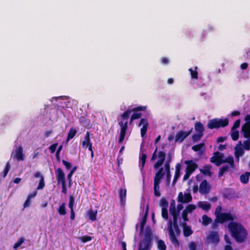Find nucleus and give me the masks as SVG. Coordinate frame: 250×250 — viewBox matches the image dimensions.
<instances>
[{"instance_id": "obj_1", "label": "nucleus", "mask_w": 250, "mask_h": 250, "mask_svg": "<svg viewBox=\"0 0 250 250\" xmlns=\"http://www.w3.org/2000/svg\"><path fill=\"white\" fill-rule=\"evenodd\" d=\"M146 109V106H139L133 108H128L121 115V118L122 121L119 122V125L121 127V130L119 134L118 143L121 144L124 141L126 131L128 128V122L127 120L128 119L130 114L132 112L145 111Z\"/></svg>"}, {"instance_id": "obj_2", "label": "nucleus", "mask_w": 250, "mask_h": 250, "mask_svg": "<svg viewBox=\"0 0 250 250\" xmlns=\"http://www.w3.org/2000/svg\"><path fill=\"white\" fill-rule=\"evenodd\" d=\"M228 227L231 236L237 242L241 243L246 241L248 237V232L241 223L231 221Z\"/></svg>"}, {"instance_id": "obj_3", "label": "nucleus", "mask_w": 250, "mask_h": 250, "mask_svg": "<svg viewBox=\"0 0 250 250\" xmlns=\"http://www.w3.org/2000/svg\"><path fill=\"white\" fill-rule=\"evenodd\" d=\"M177 219L178 217H176V216H173V221H172L171 220H170L168 221L167 227L170 239L175 247H178L180 245L179 242L176 237V236H178L181 233V230L178 224Z\"/></svg>"}, {"instance_id": "obj_4", "label": "nucleus", "mask_w": 250, "mask_h": 250, "mask_svg": "<svg viewBox=\"0 0 250 250\" xmlns=\"http://www.w3.org/2000/svg\"><path fill=\"white\" fill-rule=\"evenodd\" d=\"M153 233L149 226L146 228L145 236L138 245V250H150L152 247Z\"/></svg>"}, {"instance_id": "obj_5", "label": "nucleus", "mask_w": 250, "mask_h": 250, "mask_svg": "<svg viewBox=\"0 0 250 250\" xmlns=\"http://www.w3.org/2000/svg\"><path fill=\"white\" fill-rule=\"evenodd\" d=\"M166 158V152L162 150L158 151V147H156L150 159V161L152 162L155 161L157 158L158 159V161L154 165V168L158 169L161 167L165 161Z\"/></svg>"}, {"instance_id": "obj_6", "label": "nucleus", "mask_w": 250, "mask_h": 250, "mask_svg": "<svg viewBox=\"0 0 250 250\" xmlns=\"http://www.w3.org/2000/svg\"><path fill=\"white\" fill-rule=\"evenodd\" d=\"M164 174V168L160 167L156 173L154 177V194L156 197H160L161 196V193L159 191V185Z\"/></svg>"}, {"instance_id": "obj_7", "label": "nucleus", "mask_w": 250, "mask_h": 250, "mask_svg": "<svg viewBox=\"0 0 250 250\" xmlns=\"http://www.w3.org/2000/svg\"><path fill=\"white\" fill-rule=\"evenodd\" d=\"M229 120L227 118L224 119L219 118H214L210 120L208 123V127L212 129L214 128H219L224 127L228 125Z\"/></svg>"}, {"instance_id": "obj_8", "label": "nucleus", "mask_w": 250, "mask_h": 250, "mask_svg": "<svg viewBox=\"0 0 250 250\" xmlns=\"http://www.w3.org/2000/svg\"><path fill=\"white\" fill-rule=\"evenodd\" d=\"M55 174L56 180L58 184L61 183L62 193L66 194L67 193V188L65 183V174L61 168L55 169Z\"/></svg>"}, {"instance_id": "obj_9", "label": "nucleus", "mask_w": 250, "mask_h": 250, "mask_svg": "<svg viewBox=\"0 0 250 250\" xmlns=\"http://www.w3.org/2000/svg\"><path fill=\"white\" fill-rule=\"evenodd\" d=\"M234 218L230 213H222L220 216H217L213 223L212 224V228L215 229L218 227V223L223 224L228 221H233Z\"/></svg>"}, {"instance_id": "obj_10", "label": "nucleus", "mask_w": 250, "mask_h": 250, "mask_svg": "<svg viewBox=\"0 0 250 250\" xmlns=\"http://www.w3.org/2000/svg\"><path fill=\"white\" fill-rule=\"evenodd\" d=\"M206 240L208 243L217 245L220 241V237L217 231H211L206 237Z\"/></svg>"}, {"instance_id": "obj_11", "label": "nucleus", "mask_w": 250, "mask_h": 250, "mask_svg": "<svg viewBox=\"0 0 250 250\" xmlns=\"http://www.w3.org/2000/svg\"><path fill=\"white\" fill-rule=\"evenodd\" d=\"M199 192L202 194H207L211 190V186L206 180H204L199 186Z\"/></svg>"}, {"instance_id": "obj_12", "label": "nucleus", "mask_w": 250, "mask_h": 250, "mask_svg": "<svg viewBox=\"0 0 250 250\" xmlns=\"http://www.w3.org/2000/svg\"><path fill=\"white\" fill-rule=\"evenodd\" d=\"M223 154L216 151L214 152V156L210 158V162L215 163L216 166H219L223 164Z\"/></svg>"}, {"instance_id": "obj_13", "label": "nucleus", "mask_w": 250, "mask_h": 250, "mask_svg": "<svg viewBox=\"0 0 250 250\" xmlns=\"http://www.w3.org/2000/svg\"><path fill=\"white\" fill-rule=\"evenodd\" d=\"M192 196L189 193L183 194L182 192H180L178 196V202L182 204L188 203L192 201Z\"/></svg>"}, {"instance_id": "obj_14", "label": "nucleus", "mask_w": 250, "mask_h": 250, "mask_svg": "<svg viewBox=\"0 0 250 250\" xmlns=\"http://www.w3.org/2000/svg\"><path fill=\"white\" fill-rule=\"evenodd\" d=\"M191 132V130L188 131H179L175 137V142H182Z\"/></svg>"}, {"instance_id": "obj_15", "label": "nucleus", "mask_w": 250, "mask_h": 250, "mask_svg": "<svg viewBox=\"0 0 250 250\" xmlns=\"http://www.w3.org/2000/svg\"><path fill=\"white\" fill-rule=\"evenodd\" d=\"M142 125H143V127L141 129V135L143 137L146 134L148 126V123L146 119L142 118L141 119L139 126H140Z\"/></svg>"}, {"instance_id": "obj_16", "label": "nucleus", "mask_w": 250, "mask_h": 250, "mask_svg": "<svg viewBox=\"0 0 250 250\" xmlns=\"http://www.w3.org/2000/svg\"><path fill=\"white\" fill-rule=\"evenodd\" d=\"M13 158L18 161L24 160V155L23 153V148L21 146H19V147L16 149Z\"/></svg>"}, {"instance_id": "obj_17", "label": "nucleus", "mask_w": 250, "mask_h": 250, "mask_svg": "<svg viewBox=\"0 0 250 250\" xmlns=\"http://www.w3.org/2000/svg\"><path fill=\"white\" fill-rule=\"evenodd\" d=\"M185 163L187 165L186 171L191 174L198 167L197 165L191 160L186 161Z\"/></svg>"}, {"instance_id": "obj_18", "label": "nucleus", "mask_w": 250, "mask_h": 250, "mask_svg": "<svg viewBox=\"0 0 250 250\" xmlns=\"http://www.w3.org/2000/svg\"><path fill=\"white\" fill-rule=\"evenodd\" d=\"M148 205L146 206V210L145 214L142 218V220L140 222V234L142 233L144 231L145 226L146 224L147 218L148 216Z\"/></svg>"}, {"instance_id": "obj_19", "label": "nucleus", "mask_w": 250, "mask_h": 250, "mask_svg": "<svg viewBox=\"0 0 250 250\" xmlns=\"http://www.w3.org/2000/svg\"><path fill=\"white\" fill-rule=\"evenodd\" d=\"M82 146H87L88 147V150L89 151H92V144L90 141V132L87 131L86 133V135L84 137V140L82 143Z\"/></svg>"}, {"instance_id": "obj_20", "label": "nucleus", "mask_w": 250, "mask_h": 250, "mask_svg": "<svg viewBox=\"0 0 250 250\" xmlns=\"http://www.w3.org/2000/svg\"><path fill=\"white\" fill-rule=\"evenodd\" d=\"M181 226L183 227V234L185 237H188L192 234L191 228L187 226L186 223H182Z\"/></svg>"}, {"instance_id": "obj_21", "label": "nucleus", "mask_w": 250, "mask_h": 250, "mask_svg": "<svg viewBox=\"0 0 250 250\" xmlns=\"http://www.w3.org/2000/svg\"><path fill=\"white\" fill-rule=\"evenodd\" d=\"M242 132L243 133L244 137L250 140V125H243Z\"/></svg>"}, {"instance_id": "obj_22", "label": "nucleus", "mask_w": 250, "mask_h": 250, "mask_svg": "<svg viewBox=\"0 0 250 250\" xmlns=\"http://www.w3.org/2000/svg\"><path fill=\"white\" fill-rule=\"evenodd\" d=\"M119 192L121 203L124 205L126 200V190L125 188H121L119 189Z\"/></svg>"}, {"instance_id": "obj_23", "label": "nucleus", "mask_w": 250, "mask_h": 250, "mask_svg": "<svg viewBox=\"0 0 250 250\" xmlns=\"http://www.w3.org/2000/svg\"><path fill=\"white\" fill-rule=\"evenodd\" d=\"M180 168H181V165L179 163H178L176 166V170H175V172L174 179H173V182H172L173 185H174L176 184L178 179L179 178V177L180 176Z\"/></svg>"}, {"instance_id": "obj_24", "label": "nucleus", "mask_w": 250, "mask_h": 250, "mask_svg": "<svg viewBox=\"0 0 250 250\" xmlns=\"http://www.w3.org/2000/svg\"><path fill=\"white\" fill-rule=\"evenodd\" d=\"M250 176V172H246L244 174H242L240 177V180L243 184H246L249 182Z\"/></svg>"}, {"instance_id": "obj_25", "label": "nucleus", "mask_w": 250, "mask_h": 250, "mask_svg": "<svg viewBox=\"0 0 250 250\" xmlns=\"http://www.w3.org/2000/svg\"><path fill=\"white\" fill-rule=\"evenodd\" d=\"M146 158L147 156L145 153H142L141 156L139 157V163L141 164L140 167L141 171L144 169L145 164L146 163Z\"/></svg>"}, {"instance_id": "obj_26", "label": "nucleus", "mask_w": 250, "mask_h": 250, "mask_svg": "<svg viewBox=\"0 0 250 250\" xmlns=\"http://www.w3.org/2000/svg\"><path fill=\"white\" fill-rule=\"evenodd\" d=\"M210 166L209 165H206L203 167V169H200V171L204 175L211 176L212 173L210 171Z\"/></svg>"}, {"instance_id": "obj_27", "label": "nucleus", "mask_w": 250, "mask_h": 250, "mask_svg": "<svg viewBox=\"0 0 250 250\" xmlns=\"http://www.w3.org/2000/svg\"><path fill=\"white\" fill-rule=\"evenodd\" d=\"M195 129L197 133L204 134V127L201 122H197L195 124Z\"/></svg>"}, {"instance_id": "obj_28", "label": "nucleus", "mask_w": 250, "mask_h": 250, "mask_svg": "<svg viewBox=\"0 0 250 250\" xmlns=\"http://www.w3.org/2000/svg\"><path fill=\"white\" fill-rule=\"evenodd\" d=\"M244 154V150L241 147H236L235 149V156L239 161V157L243 156Z\"/></svg>"}, {"instance_id": "obj_29", "label": "nucleus", "mask_w": 250, "mask_h": 250, "mask_svg": "<svg viewBox=\"0 0 250 250\" xmlns=\"http://www.w3.org/2000/svg\"><path fill=\"white\" fill-rule=\"evenodd\" d=\"M223 164L228 163L232 168L234 167V159L232 156H229L226 159H223Z\"/></svg>"}, {"instance_id": "obj_30", "label": "nucleus", "mask_w": 250, "mask_h": 250, "mask_svg": "<svg viewBox=\"0 0 250 250\" xmlns=\"http://www.w3.org/2000/svg\"><path fill=\"white\" fill-rule=\"evenodd\" d=\"M169 212L170 214L173 216H176V208H175V203L174 200H172L170 202V207H169Z\"/></svg>"}, {"instance_id": "obj_31", "label": "nucleus", "mask_w": 250, "mask_h": 250, "mask_svg": "<svg viewBox=\"0 0 250 250\" xmlns=\"http://www.w3.org/2000/svg\"><path fill=\"white\" fill-rule=\"evenodd\" d=\"M212 222V219L207 215H203L202 216V224L204 226L208 225Z\"/></svg>"}, {"instance_id": "obj_32", "label": "nucleus", "mask_w": 250, "mask_h": 250, "mask_svg": "<svg viewBox=\"0 0 250 250\" xmlns=\"http://www.w3.org/2000/svg\"><path fill=\"white\" fill-rule=\"evenodd\" d=\"M197 67H195V70H193L192 68H189L188 71L190 72V74L191 75V77L193 79L197 80L198 78V75L197 72Z\"/></svg>"}, {"instance_id": "obj_33", "label": "nucleus", "mask_w": 250, "mask_h": 250, "mask_svg": "<svg viewBox=\"0 0 250 250\" xmlns=\"http://www.w3.org/2000/svg\"><path fill=\"white\" fill-rule=\"evenodd\" d=\"M58 212L61 215H64L66 214L65 204L62 203L58 209Z\"/></svg>"}, {"instance_id": "obj_34", "label": "nucleus", "mask_w": 250, "mask_h": 250, "mask_svg": "<svg viewBox=\"0 0 250 250\" xmlns=\"http://www.w3.org/2000/svg\"><path fill=\"white\" fill-rule=\"evenodd\" d=\"M76 133L77 130L75 129H74L73 127L71 128L67 135V140L68 141L73 138Z\"/></svg>"}, {"instance_id": "obj_35", "label": "nucleus", "mask_w": 250, "mask_h": 250, "mask_svg": "<svg viewBox=\"0 0 250 250\" xmlns=\"http://www.w3.org/2000/svg\"><path fill=\"white\" fill-rule=\"evenodd\" d=\"M157 248L159 250H166L167 246L165 242L162 240H159L157 242Z\"/></svg>"}, {"instance_id": "obj_36", "label": "nucleus", "mask_w": 250, "mask_h": 250, "mask_svg": "<svg viewBox=\"0 0 250 250\" xmlns=\"http://www.w3.org/2000/svg\"><path fill=\"white\" fill-rule=\"evenodd\" d=\"M88 215L89 219L94 221L97 219V211H95L93 210H90L88 211Z\"/></svg>"}, {"instance_id": "obj_37", "label": "nucleus", "mask_w": 250, "mask_h": 250, "mask_svg": "<svg viewBox=\"0 0 250 250\" xmlns=\"http://www.w3.org/2000/svg\"><path fill=\"white\" fill-rule=\"evenodd\" d=\"M198 206L200 208L207 211H208L211 208L210 204L208 203H203L202 202H200Z\"/></svg>"}, {"instance_id": "obj_38", "label": "nucleus", "mask_w": 250, "mask_h": 250, "mask_svg": "<svg viewBox=\"0 0 250 250\" xmlns=\"http://www.w3.org/2000/svg\"><path fill=\"white\" fill-rule=\"evenodd\" d=\"M229 169V167L228 166H225L222 167L220 168V169L219 171L218 176L219 177L222 176L225 174V173H226V172H227L228 171Z\"/></svg>"}, {"instance_id": "obj_39", "label": "nucleus", "mask_w": 250, "mask_h": 250, "mask_svg": "<svg viewBox=\"0 0 250 250\" xmlns=\"http://www.w3.org/2000/svg\"><path fill=\"white\" fill-rule=\"evenodd\" d=\"M75 204V199L73 196H70L68 204V207L70 210H74V206Z\"/></svg>"}, {"instance_id": "obj_40", "label": "nucleus", "mask_w": 250, "mask_h": 250, "mask_svg": "<svg viewBox=\"0 0 250 250\" xmlns=\"http://www.w3.org/2000/svg\"><path fill=\"white\" fill-rule=\"evenodd\" d=\"M239 132L237 130H231V137L233 141H236L239 138Z\"/></svg>"}, {"instance_id": "obj_41", "label": "nucleus", "mask_w": 250, "mask_h": 250, "mask_svg": "<svg viewBox=\"0 0 250 250\" xmlns=\"http://www.w3.org/2000/svg\"><path fill=\"white\" fill-rule=\"evenodd\" d=\"M160 204L162 208H167V207L168 205V203L165 198H162L160 200Z\"/></svg>"}, {"instance_id": "obj_42", "label": "nucleus", "mask_w": 250, "mask_h": 250, "mask_svg": "<svg viewBox=\"0 0 250 250\" xmlns=\"http://www.w3.org/2000/svg\"><path fill=\"white\" fill-rule=\"evenodd\" d=\"M203 134L197 133L196 134H194L192 135V140L194 142H196L198 141L201 139L202 137L203 136Z\"/></svg>"}, {"instance_id": "obj_43", "label": "nucleus", "mask_w": 250, "mask_h": 250, "mask_svg": "<svg viewBox=\"0 0 250 250\" xmlns=\"http://www.w3.org/2000/svg\"><path fill=\"white\" fill-rule=\"evenodd\" d=\"M196 208V206L193 204L188 205L184 209L187 212H191Z\"/></svg>"}, {"instance_id": "obj_44", "label": "nucleus", "mask_w": 250, "mask_h": 250, "mask_svg": "<svg viewBox=\"0 0 250 250\" xmlns=\"http://www.w3.org/2000/svg\"><path fill=\"white\" fill-rule=\"evenodd\" d=\"M204 146V143H200L198 145L193 146L192 147V149L194 151H200Z\"/></svg>"}, {"instance_id": "obj_45", "label": "nucleus", "mask_w": 250, "mask_h": 250, "mask_svg": "<svg viewBox=\"0 0 250 250\" xmlns=\"http://www.w3.org/2000/svg\"><path fill=\"white\" fill-rule=\"evenodd\" d=\"M44 177H42L41 179H40V182L38 187L37 188V190L42 189L44 187Z\"/></svg>"}, {"instance_id": "obj_46", "label": "nucleus", "mask_w": 250, "mask_h": 250, "mask_svg": "<svg viewBox=\"0 0 250 250\" xmlns=\"http://www.w3.org/2000/svg\"><path fill=\"white\" fill-rule=\"evenodd\" d=\"M10 165L9 162H8L6 164L5 168H4V170L3 171V177H5L7 175V173H8L9 169H10Z\"/></svg>"}, {"instance_id": "obj_47", "label": "nucleus", "mask_w": 250, "mask_h": 250, "mask_svg": "<svg viewBox=\"0 0 250 250\" xmlns=\"http://www.w3.org/2000/svg\"><path fill=\"white\" fill-rule=\"evenodd\" d=\"M24 239L23 238H20L19 239V240L17 241V242L14 244V249H17L18 248H19L21 244L24 242Z\"/></svg>"}, {"instance_id": "obj_48", "label": "nucleus", "mask_w": 250, "mask_h": 250, "mask_svg": "<svg viewBox=\"0 0 250 250\" xmlns=\"http://www.w3.org/2000/svg\"><path fill=\"white\" fill-rule=\"evenodd\" d=\"M62 145L60 146L56 152V154H55L56 158L58 162L60 161V159H60V152H61V150H62Z\"/></svg>"}, {"instance_id": "obj_49", "label": "nucleus", "mask_w": 250, "mask_h": 250, "mask_svg": "<svg viewBox=\"0 0 250 250\" xmlns=\"http://www.w3.org/2000/svg\"><path fill=\"white\" fill-rule=\"evenodd\" d=\"M162 216L166 220L168 219V214L167 208H162Z\"/></svg>"}, {"instance_id": "obj_50", "label": "nucleus", "mask_w": 250, "mask_h": 250, "mask_svg": "<svg viewBox=\"0 0 250 250\" xmlns=\"http://www.w3.org/2000/svg\"><path fill=\"white\" fill-rule=\"evenodd\" d=\"M80 240L83 243H86L87 242L90 241L91 240L92 238L90 236H83L80 238Z\"/></svg>"}, {"instance_id": "obj_51", "label": "nucleus", "mask_w": 250, "mask_h": 250, "mask_svg": "<svg viewBox=\"0 0 250 250\" xmlns=\"http://www.w3.org/2000/svg\"><path fill=\"white\" fill-rule=\"evenodd\" d=\"M188 212H186V210H184L182 213V217L183 219L184 222L186 223L188 221L189 219L188 217Z\"/></svg>"}, {"instance_id": "obj_52", "label": "nucleus", "mask_w": 250, "mask_h": 250, "mask_svg": "<svg viewBox=\"0 0 250 250\" xmlns=\"http://www.w3.org/2000/svg\"><path fill=\"white\" fill-rule=\"evenodd\" d=\"M241 120L240 119H238L235 121L232 128L231 130H234L240 126Z\"/></svg>"}, {"instance_id": "obj_53", "label": "nucleus", "mask_w": 250, "mask_h": 250, "mask_svg": "<svg viewBox=\"0 0 250 250\" xmlns=\"http://www.w3.org/2000/svg\"><path fill=\"white\" fill-rule=\"evenodd\" d=\"M244 148L247 150H249L250 149V140L249 139L244 141Z\"/></svg>"}, {"instance_id": "obj_54", "label": "nucleus", "mask_w": 250, "mask_h": 250, "mask_svg": "<svg viewBox=\"0 0 250 250\" xmlns=\"http://www.w3.org/2000/svg\"><path fill=\"white\" fill-rule=\"evenodd\" d=\"M138 112V111L134 112L131 115L132 118H134L135 120L140 119L142 116V113Z\"/></svg>"}, {"instance_id": "obj_55", "label": "nucleus", "mask_w": 250, "mask_h": 250, "mask_svg": "<svg viewBox=\"0 0 250 250\" xmlns=\"http://www.w3.org/2000/svg\"><path fill=\"white\" fill-rule=\"evenodd\" d=\"M58 143H54L49 147V149L51 153H53L56 150Z\"/></svg>"}, {"instance_id": "obj_56", "label": "nucleus", "mask_w": 250, "mask_h": 250, "mask_svg": "<svg viewBox=\"0 0 250 250\" xmlns=\"http://www.w3.org/2000/svg\"><path fill=\"white\" fill-rule=\"evenodd\" d=\"M221 210H222V207L221 206H218L215 209V214L216 215V218H217V216H220L221 215V214L222 213L221 212Z\"/></svg>"}, {"instance_id": "obj_57", "label": "nucleus", "mask_w": 250, "mask_h": 250, "mask_svg": "<svg viewBox=\"0 0 250 250\" xmlns=\"http://www.w3.org/2000/svg\"><path fill=\"white\" fill-rule=\"evenodd\" d=\"M183 206L182 204H178L177 207V208H176V217H178V216L179 215L180 211L183 208Z\"/></svg>"}, {"instance_id": "obj_58", "label": "nucleus", "mask_w": 250, "mask_h": 250, "mask_svg": "<svg viewBox=\"0 0 250 250\" xmlns=\"http://www.w3.org/2000/svg\"><path fill=\"white\" fill-rule=\"evenodd\" d=\"M62 163L63 164V165L67 169H69L71 168L72 165L70 163L64 160H62Z\"/></svg>"}, {"instance_id": "obj_59", "label": "nucleus", "mask_w": 250, "mask_h": 250, "mask_svg": "<svg viewBox=\"0 0 250 250\" xmlns=\"http://www.w3.org/2000/svg\"><path fill=\"white\" fill-rule=\"evenodd\" d=\"M77 168V166L74 167L67 176V179L72 178V176Z\"/></svg>"}, {"instance_id": "obj_60", "label": "nucleus", "mask_w": 250, "mask_h": 250, "mask_svg": "<svg viewBox=\"0 0 250 250\" xmlns=\"http://www.w3.org/2000/svg\"><path fill=\"white\" fill-rule=\"evenodd\" d=\"M170 159L167 160L165 164V167L166 170V172H170Z\"/></svg>"}, {"instance_id": "obj_61", "label": "nucleus", "mask_w": 250, "mask_h": 250, "mask_svg": "<svg viewBox=\"0 0 250 250\" xmlns=\"http://www.w3.org/2000/svg\"><path fill=\"white\" fill-rule=\"evenodd\" d=\"M196 245L194 242H191L189 244V248L190 250H196Z\"/></svg>"}, {"instance_id": "obj_62", "label": "nucleus", "mask_w": 250, "mask_h": 250, "mask_svg": "<svg viewBox=\"0 0 250 250\" xmlns=\"http://www.w3.org/2000/svg\"><path fill=\"white\" fill-rule=\"evenodd\" d=\"M171 179V174L170 172H167V175H166V182L167 183L169 184L170 182Z\"/></svg>"}, {"instance_id": "obj_63", "label": "nucleus", "mask_w": 250, "mask_h": 250, "mask_svg": "<svg viewBox=\"0 0 250 250\" xmlns=\"http://www.w3.org/2000/svg\"><path fill=\"white\" fill-rule=\"evenodd\" d=\"M37 194V191H34L33 193H31L29 194L27 198L29 199V200H31V198L35 197Z\"/></svg>"}, {"instance_id": "obj_64", "label": "nucleus", "mask_w": 250, "mask_h": 250, "mask_svg": "<svg viewBox=\"0 0 250 250\" xmlns=\"http://www.w3.org/2000/svg\"><path fill=\"white\" fill-rule=\"evenodd\" d=\"M245 120L246 122L243 125H250V115H247L245 117Z\"/></svg>"}]
</instances>
